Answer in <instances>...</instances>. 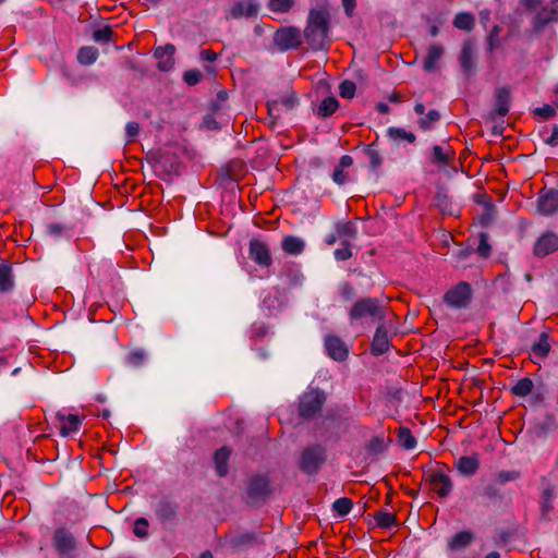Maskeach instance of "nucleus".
<instances>
[{"mask_svg":"<svg viewBox=\"0 0 558 558\" xmlns=\"http://www.w3.org/2000/svg\"><path fill=\"white\" fill-rule=\"evenodd\" d=\"M453 156L454 151L449 146L435 145L432 149L430 161L438 166H447Z\"/></svg>","mask_w":558,"mask_h":558,"instance_id":"20","label":"nucleus"},{"mask_svg":"<svg viewBox=\"0 0 558 558\" xmlns=\"http://www.w3.org/2000/svg\"><path fill=\"white\" fill-rule=\"evenodd\" d=\"M440 119V113L436 109L429 110L423 118H421L417 123L421 129L429 130L433 124Z\"/></svg>","mask_w":558,"mask_h":558,"instance_id":"37","label":"nucleus"},{"mask_svg":"<svg viewBox=\"0 0 558 558\" xmlns=\"http://www.w3.org/2000/svg\"><path fill=\"white\" fill-rule=\"evenodd\" d=\"M550 349H551L550 337H549L548 332L544 331L539 335L538 341L535 342L534 344H532V347H531V350H530L531 360L535 364L541 363L543 360H545L547 357V355L550 352Z\"/></svg>","mask_w":558,"mask_h":558,"instance_id":"13","label":"nucleus"},{"mask_svg":"<svg viewBox=\"0 0 558 558\" xmlns=\"http://www.w3.org/2000/svg\"><path fill=\"white\" fill-rule=\"evenodd\" d=\"M338 236L354 239L356 236V228L351 221L339 222L336 226Z\"/></svg>","mask_w":558,"mask_h":558,"instance_id":"36","label":"nucleus"},{"mask_svg":"<svg viewBox=\"0 0 558 558\" xmlns=\"http://www.w3.org/2000/svg\"><path fill=\"white\" fill-rule=\"evenodd\" d=\"M293 3V0H269L268 5L274 12L284 13L292 8Z\"/></svg>","mask_w":558,"mask_h":558,"instance_id":"40","label":"nucleus"},{"mask_svg":"<svg viewBox=\"0 0 558 558\" xmlns=\"http://www.w3.org/2000/svg\"><path fill=\"white\" fill-rule=\"evenodd\" d=\"M250 257L262 267H269L272 262L267 244L256 239L250 242Z\"/></svg>","mask_w":558,"mask_h":558,"instance_id":"9","label":"nucleus"},{"mask_svg":"<svg viewBox=\"0 0 558 558\" xmlns=\"http://www.w3.org/2000/svg\"><path fill=\"white\" fill-rule=\"evenodd\" d=\"M54 546L58 553L66 558H72L75 551V541L72 534L65 529H59L53 537Z\"/></svg>","mask_w":558,"mask_h":558,"instance_id":"8","label":"nucleus"},{"mask_svg":"<svg viewBox=\"0 0 558 558\" xmlns=\"http://www.w3.org/2000/svg\"><path fill=\"white\" fill-rule=\"evenodd\" d=\"M202 77V72L195 69L185 71L183 74V81L190 86L198 84Z\"/></svg>","mask_w":558,"mask_h":558,"instance_id":"44","label":"nucleus"},{"mask_svg":"<svg viewBox=\"0 0 558 558\" xmlns=\"http://www.w3.org/2000/svg\"><path fill=\"white\" fill-rule=\"evenodd\" d=\"M414 111H415V113L422 116L425 113V106L423 104L418 102L414 106Z\"/></svg>","mask_w":558,"mask_h":558,"instance_id":"64","label":"nucleus"},{"mask_svg":"<svg viewBox=\"0 0 558 558\" xmlns=\"http://www.w3.org/2000/svg\"><path fill=\"white\" fill-rule=\"evenodd\" d=\"M428 482L432 489L440 497H447L452 490V482L450 477L442 472H434L429 475Z\"/></svg>","mask_w":558,"mask_h":558,"instance_id":"14","label":"nucleus"},{"mask_svg":"<svg viewBox=\"0 0 558 558\" xmlns=\"http://www.w3.org/2000/svg\"><path fill=\"white\" fill-rule=\"evenodd\" d=\"M399 442L402 448L407 450L414 449L416 447V439L408 428H400L399 430Z\"/></svg>","mask_w":558,"mask_h":558,"instance_id":"35","label":"nucleus"},{"mask_svg":"<svg viewBox=\"0 0 558 558\" xmlns=\"http://www.w3.org/2000/svg\"><path fill=\"white\" fill-rule=\"evenodd\" d=\"M553 506L550 504V494L548 492H545L544 500L542 502V512L544 515H547Z\"/></svg>","mask_w":558,"mask_h":558,"instance_id":"55","label":"nucleus"},{"mask_svg":"<svg viewBox=\"0 0 558 558\" xmlns=\"http://www.w3.org/2000/svg\"><path fill=\"white\" fill-rule=\"evenodd\" d=\"M545 143L550 146L558 145V126L553 129L550 136L545 140Z\"/></svg>","mask_w":558,"mask_h":558,"instance_id":"57","label":"nucleus"},{"mask_svg":"<svg viewBox=\"0 0 558 558\" xmlns=\"http://www.w3.org/2000/svg\"><path fill=\"white\" fill-rule=\"evenodd\" d=\"M364 151L369 160V166L373 170L378 169L381 166L383 159L379 151L376 149L375 143L367 145Z\"/></svg>","mask_w":558,"mask_h":558,"instance_id":"34","label":"nucleus"},{"mask_svg":"<svg viewBox=\"0 0 558 558\" xmlns=\"http://www.w3.org/2000/svg\"><path fill=\"white\" fill-rule=\"evenodd\" d=\"M355 89H356V86L351 81H343L339 85V93H340V96L343 98H349V99L353 98V96L355 94Z\"/></svg>","mask_w":558,"mask_h":558,"instance_id":"43","label":"nucleus"},{"mask_svg":"<svg viewBox=\"0 0 558 558\" xmlns=\"http://www.w3.org/2000/svg\"><path fill=\"white\" fill-rule=\"evenodd\" d=\"M138 132H140V124L137 122L131 121V122L126 123L125 135H126L128 142H132L134 140V137L138 134Z\"/></svg>","mask_w":558,"mask_h":558,"instance_id":"51","label":"nucleus"},{"mask_svg":"<svg viewBox=\"0 0 558 558\" xmlns=\"http://www.w3.org/2000/svg\"><path fill=\"white\" fill-rule=\"evenodd\" d=\"M454 466L460 474L472 476L477 472L480 461L476 456H463L454 461Z\"/></svg>","mask_w":558,"mask_h":558,"instance_id":"18","label":"nucleus"},{"mask_svg":"<svg viewBox=\"0 0 558 558\" xmlns=\"http://www.w3.org/2000/svg\"><path fill=\"white\" fill-rule=\"evenodd\" d=\"M453 25L463 31H471L474 26V16L471 13H459L453 20Z\"/></svg>","mask_w":558,"mask_h":558,"instance_id":"32","label":"nucleus"},{"mask_svg":"<svg viewBox=\"0 0 558 558\" xmlns=\"http://www.w3.org/2000/svg\"><path fill=\"white\" fill-rule=\"evenodd\" d=\"M553 3L555 5V9L548 16H544L543 14L538 16L542 23H548L558 19V0H554Z\"/></svg>","mask_w":558,"mask_h":558,"instance_id":"54","label":"nucleus"},{"mask_svg":"<svg viewBox=\"0 0 558 558\" xmlns=\"http://www.w3.org/2000/svg\"><path fill=\"white\" fill-rule=\"evenodd\" d=\"M331 178L338 185H343L348 182V174L344 172V169L339 168L338 166L335 168Z\"/></svg>","mask_w":558,"mask_h":558,"instance_id":"50","label":"nucleus"},{"mask_svg":"<svg viewBox=\"0 0 558 558\" xmlns=\"http://www.w3.org/2000/svg\"><path fill=\"white\" fill-rule=\"evenodd\" d=\"M446 303L454 308L466 307L471 301V288L466 282H460L445 294Z\"/></svg>","mask_w":558,"mask_h":558,"instance_id":"5","label":"nucleus"},{"mask_svg":"<svg viewBox=\"0 0 558 558\" xmlns=\"http://www.w3.org/2000/svg\"><path fill=\"white\" fill-rule=\"evenodd\" d=\"M298 104V97L294 93L282 96L278 101L274 102V106L281 105L286 109H292Z\"/></svg>","mask_w":558,"mask_h":558,"instance_id":"47","label":"nucleus"},{"mask_svg":"<svg viewBox=\"0 0 558 558\" xmlns=\"http://www.w3.org/2000/svg\"><path fill=\"white\" fill-rule=\"evenodd\" d=\"M148 521L145 518H138L134 522L133 533L138 538H146L148 536Z\"/></svg>","mask_w":558,"mask_h":558,"instance_id":"41","label":"nucleus"},{"mask_svg":"<svg viewBox=\"0 0 558 558\" xmlns=\"http://www.w3.org/2000/svg\"><path fill=\"white\" fill-rule=\"evenodd\" d=\"M325 349L327 354L336 361H344L348 357L349 350L345 343L337 336H327L325 338Z\"/></svg>","mask_w":558,"mask_h":558,"instance_id":"12","label":"nucleus"},{"mask_svg":"<svg viewBox=\"0 0 558 558\" xmlns=\"http://www.w3.org/2000/svg\"><path fill=\"white\" fill-rule=\"evenodd\" d=\"M444 54V49L439 45H432L428 50L427 54L424 59L423 69L427 72H433L437 69V64L439 60L441 59Z\"/></svg>","mask_w":558,"mask_h":558,"instance_id":"21","label":"nucleus"},{"mask_svg":"<svg viewBox=\"0 0 558 558\" xmlns=\"http://www.w3.org/2000/svg\"><path fill=\"white\" fill-rule=\"evenodd\" d=\"M98 58V50L94 47H83L78 50L77 60L81 64L90 65Z\"/></svg>","mask_w":558,"mask_h":558,"instance_id":"29","label":"nucleus"},{"mask_svg":"<svg viewBox=\"0 0 558 558\" xmlns=\"http://www.w3.org/2000/svg\"><path fill=\"white\" fill-rule=\"evenodd\" d=\"M473 539V535L471 532L462 531L457 534H454L449 543L448 546L451 550H460L465 548Z\"/></svg>","mask_w":558,"mask_h":558,"instance_id":"26","label":"nucleus"},{"mask_svg":"<svg viewBox=\"0 0 558 558\" xmlns=\"http://www.w3.org/2000/svg\"><path fill=\"white\" fill-rule=\"evenodd\" d=\"M337 241V234H328L326 238H325V242L327 245H333Z\"/></svg>","mask_w":558,"mask_h":558,"instance_id":"63","label":"nucleus"},{"mask_svg":"<svg viewBox=\"0 0 558 558\" xmlns=\"http://www.w3.org/2000/svg\"><path fill=\"white\" fill-rule=\"evenodd\" d=\"M112 31L110 27L98 28L94 32L93 38L96 41H109L111 39Z\"/></svg>","mask_w":558,"mask_h":558,"instance_id":"48","label":"nucleus"},{"mask_svg":"<svg viewBox=\"0 0 558 558\" xmlns=\"http://www.w3.org/2000/svg\"><path fill=\"white\" fill-rule=\"evenodd\" d=\"M342 5L345 10V13L350 16L354 11L355 0H342Z\"/></svg>","mask_w":558,"mask_h":558,"instance_id":"59","label":"nucleus"},{"mask_svg":"<svg viewBox=\"0 0 558 558\" xmlns=\"http://www.w3.org/2000/svg\"><path fill=\"white\" fill-rule=\"evenodd\" d=\"M353 163V158L349 155H343L339 160V168L345 169L351 167Z\"/></svg>","mask_w":558,"mask_h":558,"instance_id":"58","label":"nucleus"},{"mask_svg":"<svg viewBox=\"0 0 558 558\" xmlns=\"http://www.w3.org/2000/svg\"><path fill=\"white\" fill-rule=\"evenodd\" d=\"M146 359V353L143 350H136L129 354L128 363L132 366H141Z\"/></svg>","mask_w":558,"mask_h":558,"instance_id":"46","label":"nucleus"},{"mask_svg":"<svg viewBox=\"0 0 558 558\" xmlns=\"http://www.w3.org/2000/svg\"><path fill=\"white\" fill-rule=\"evenodd\" d=\"M389 349L387 331L380 326L377 328L372 342V352L376 355L385 353Z\"/></svg>","mask_w":558,"mask_h":558,"instance_id":"24","label":"nucleus"},{"mask_svg":"<svg viewBox=\"0 0 558 558\" xmlns=\"http://www.w3.org/2000/svg\"><path fill=\"white\" fill-rule=\"evenodd\" d=\"M520 2L527 10H534L537 7V4L539 3V0H520Z\"/></svg>","mask_w":558,"mask_h":558,"instance_id":"60","label":"nucleus"},{"mask_svg":"<svg viewBox=\"0 0 558 558\" xmlns=\"http://www.w3.org/2000/svg\"><path fill=\"white\" fill-rule=\"evenodd\" d=\"M533 381L530 378H521L517 381V384L511 388L513 395L519 397H525L532 392Z\"/></svg>","mask_w":558,"mask_h":558,"instance_id":"31","label":"nucleus"},{"mask_svg":"<svg viewBox=\"0 0 558 558\" xmlns=\"http://www.w3.org/2000/svg\"><path fill=\"white\" fill-rule=\"evenodd\" d=\"M174 53L175 47L171 44H167L163 47L156 48L154 51V56L158 60L157 68L162 72L170 71L174 65Z\"/></svg>","mask_w":558,"mask_h":558,"instance_id":"16","label":"nucleus"},{"mask_svg":"<svg viewBox=\"0 0 558 558\" xmlns=\"http://www.w3.org/2000/svg\"><path fill=\"white\" fill-rule=\"evenodd\" d=\"M282 250L290 255H299L305 248V241L299 236L287 235L281 242Z\"/></svg>","mask_w":558,"mask_h":558,"instance_id":"22","label":"nucleus"},{"mask_svg":"<svg viewBox=\"0 0 558 558\" xmlns=\"http://www.w3.org/2000/svg\"><path fill=\"white\" fill-rule=\"evenodd\" d=\"M340 295L343 300L350 301L355 296L354 288L349 283L344 282L340 286Z\"/></svg>","mask_w":558,"mask_h":558,"instance_id":"52","label":"nucleus"},{"mask_svg":"<svg viewBox=\"0 0 558 558\" xmlns=\"http://www.w3.org/2000/svg\"><path fill=\"white\" fill-rule=\"evenodd\" d=\"M47 233L54 238V239H60V238H71V229L68 228L65 225H62V223H50L48 225L47 227Z\"/></svg>","mask_w":558,"mask_h":558,"instance_id":"33","label":"nucleus"},{"mask_svg":"<svg viewBox=\"0 0 558 558\" xmlns=\"http://www.w3.org/2000/svg\"><path fill=\"white\" fill-rule=\"evenodd\" d=\"M256 12H257L256 5H254L252 3H247V4L239 3L238 5L234 7L232 14L234 16H241L243 14L251 16V15L256 14Z\"/></svg>","mask_w":558,"mask_h":558,"instance_id":"42","label":"nucleus"},{"mask_svg":"<svg viewBox=\"0 0 558 558\" xmlns=\"http://www.w3.org/2000/svg\"><path fill=\"white\" fill-rule=\"evenodd\" d=\"M326 448L324 446H308L301 453L299 468L307 475H315L326 462Z\"/></svg>","mask_w":558,"mask_h":558,"instance_id":"3","label":"nucleus"},{"mask_svg":"<svg viewBox=\"0 0 558 558\" xmlns=\"http://www.w3.org/2000/svg\"><path fill=\"white\" fill-rule=\"evenodd\" d=\"M231 456V450L228 447H221L215 453V466L219 476H225L228 473V461Z\"/></svg>","mask_w":558,"mask_h":558,"instance_id":"25","label":"nucleus"},{"mask_svg":"<svg viewBox=\"0 0 558 558\" xmlns=\"http://www.w3.org/2000/svg\"><path fill=\"white\" fill-rule=\"evenodd\" d=\"M335 258L337 260H347L352 256V251L350 248L349 242L343 243V247L337 248L335 251Z\"/></svg>","mask_w":558,"mask_h":558,"instance_id":"49","label":"nucleus"},{"mask_svg":"<svg viewBox=\"0 0 558 558\" xmlns=\"http://www.w3.org/2000/svg\"><path fill=\"white\" fill-rule=\"evenodd\" d=\"M349 317L351 320L371 318L374 322H380L384 319V306L377 299L363 298L352 305Z\"/></svg>","mask_w":558,"mask_h":558,"instance_id":"2","label":"nucleus"},{"mask_svg":"<svg viewBox=\"0 0 558 558\" xmlns=\"http://www.w3.org/2000/svg\"><path fill=\"white\" fill-rule=\"evenodd\" d=\"M156 514L162 522L170 521L177 514V506L171 502H160L156 509Z\"/></svg>","mask_w":558,"mask_h":558,"instance_id":"28","label":"nucleus"},{"mask_svg":"<svg viewBox=\"0 0 558 558\" xmlns=\"http://www.w3.org/2000/svg\"><path fill=\"white\" fill-rule=\"evenodd\" d=\"M304 33L313 49H323L328 36V13L324 10H312Z\"/></svg>","mask_w":558,"mask_h":558,"instance_id":"1","label":"nucleus"},{"mask_svg":"<svg viewBox=\"0 0 558 558\" xmlns=\"http://www.w3.org/2000/svg\"><path fill=\"white\" fill-rule=\"evenodd\" d=\"M558 210V191L543 189L537 197V211L541 215L549 216Z\"/></svg>","mask_w":558,"mask_h":558,"instance_id":"7","label":"nucleus"},{"mask_svg":"<svg viewBox=\"0 0 558 558\" xmlns=\"http://www.w3.org/2000/svg\"><path fill=\"white\" fill-rule=\"evenodd\" d=\"M339 102L335 97L325 98L317 108V113L322 117L331 116L338 109Z\"/></svg>","mask_w":558,"mask_h":558,"instance_id":"30","label":"nucleus"},{"mask_svg":"<svg viewBox=\"0 0 558 558\" xmlns=\"http://www.w3.org/2000/svg\"><path fill=\"white\" fill-rule=\"evenodd\" d=\"M274 41L281 50L298 48L301 44V33L295 27H283L276 32Z\"/></svg>","mask_w":558,"mask_h":558,"instance_id":"6","label":"nucleus"},{"mask_svg":"<svg viewBox=\"0 0 558 558\" xmlns=\"http://www.w3.org/2000/svg\"><path fill=\"white\" fill-rule=\"evenodd\" d=\"M201 59L203 61L214 62L217 59V54L208 49H204L201 51Z\"/></svg>","mask_w":558,"mask_h":558,"instance_id":"56","label":"nucleus"},{"mask_svg":"<svg viewBox=\"0 0 558 558\" xmlns=\"http://www.w3.org/2000/svg\"><path fill=\"white\" fill-rule=\"evenodd\" d=\"M387 136L396 143H400L402 141L408 143H413L415 141V135L412 132H409L402 128L390 126L387 129Z\"/></svg>","mask_w":558,"mask_h":558,"instance_id":"27","label":"nucleus"},{"mask_svg":"<svg viewBox=\"0 0 558 558\" xmlns=\"http://www.w3.org/2000/svg\"><path fill=\"white\" fill-rule=\"evenodd\" d=\"M476 252L482 257H487L490 253V245L488 243V235L484 232L480 233V243L477 245Z\"/></svg>","mask_w":558,"mask_h":558,"instance_id":"45","label":"nucleus"},{"mask_svg":"<svg viewBox=\"0 0 558 558\" xmlns=\"http://www.w3.org/2000/svg\"><path fill=\"white\" fill-rule=\"evenodd\" d=\"M375 520L380 527H391L396 524V517L386 511H379L375 514Z\"/></svg>","mask_w":558,"mask_h":558,"instance_id":"39","label":"nucleus"},{"mask_svg":"<svg viewBox=\"0 0 558 558\" xmlns=\"http://www.w3.org/2000/svg\"><path fill=\"white\" fill-rule=\"evenodd\" d=\"M460 64L465 74L469 75L472 72L474 68V47L471 41L463 44L460 54Z\"/></svg>","mask_w":558,"mask_h":558,"instance_id":"23","label":"nucleus"},{"mask_svg":"<svg viewBox=\"0 0 558 558\" xmlns=\"http://www.w3.org/2000/svg\"><path fill=\"white\" fill-rule=\"evenodd\" d=\"M536 114L542 116L545 119H549L555 116V109L550 105H545L535 110Z\"/></svg>","mask_w":558,"mask_h":558,"instance_id":"53","label":"nucleus"},{"mask_svg":"<svg viewBox=\"0 0 558 558\" xmlns=\"http://www.w3.org/2000/svg\"><path fill=\"white\" fill-rule=\"evenodd\" d=\"M15 278L11 264L0 262V294H7L13 291Z\"/></svg>","mask_w":558,"mask_h":558,"instance_id":"17","label":"nucleus"},{"mask_svg":"<svg viewBox=\"0 0 558 558\" xmlns=\"http://www.w3.org/2000/svg\"><path fill=\"white\" fill-rule=\"evenodd\" d=\"M376 108H377L378 112H380L383 114H387L390 111L389 106L385 102H378Z\"/></svg>","mask_w":558,"mask_h":558,"instance_id":"62","label":"nucleus"},{"mask_svg":"<svg viewBox=\"0 0 558 558\" xmlns=\"http://www.w3.org/2000/svg\"><path fill=\"white\" fill-rule=\"evenodd\" d=\"M558 250V235L554 232L544 233L534 245V254L538 257L547 256Z\"/></svg>","mask_w":558,"mask_h":558,"instance_id":"11","label":"nucleus"},{"mask_svg":"<svg viewBox=\"0 0 558 558\" xmlns=\"http://www.w3.org/2000/svg\"><path fill=\"white\" fill-rule=\"evenodd\" d=\"M435 203L438 207L446 208L447 197L442 194H437L435 197Z\"/></svg>","mask_w":558,"mask_h":558,"instance_id":"61","label":"nucleus"},{"mask_svg":"<svg viewBox=\"0 0 558 558\" xmlns=\"http://www.w3.org/2000/svg\"><path fill=\"white\" fill-rule=\"evenodd\" d=\"M268 492V481L263 476L254 477L247 488L248 497L252 501H257Z\"/></svg>","mask_w":558,"mask_h":558,"instance_id":"19","label":"nucleus"},{"mask_svg":"<svg viewBox=\"0 0 558 558\" xmlns=\"http://www.w3.org/2000/svg\"><path fill=\"white\" fill-rule=\"evenodd\" d=\"M56 418L60 423V434L63 437L77 433L82 425V418L78 415L72 413L66 414L64 411H58Z\"/></svg>","mask_w":558,"mask_h":558,"instance_id":"10","label":"nucleus"},{"mask_svg":"<svg viewBox=\"0 0 558 558\" xmlns=\"http://www.w3.org/2000/svg\"><path fill=\"white\" fill-rule=\"evenodd\" d=\"M326 400L325 393L319 389H311L300 398L299 412L302 417H312L323 408Z\"/></svg>","mask_w":558,"mask_h":558,"instance_id":"4","label":"nucleus"},{"mask_svg":"<svg viewBox=\"0 0 558 558\" xmlns=\"http://www.w3.org/2000/svg\"><path fill=\"white\" fill-rule=\"evenodd\" d=\"M352 507L353 502L345 497L337 499L332 505L333 510L341 517L347 515L351 511Z\"/></svg>","mask_w":558,"mask_h":558,"instance_id":"38","label":"nucleus"},{"mask_svg":"<svg viewBox=\"0 0 558 558\" xmlns=\"http://www.w3.org/2000/svg\"><path fill=\"white\" fill-rule=\"evenodd\" d=\"M510 90L507 87H500L496 92L495 108L489 113L492 119L505 117L510 109Z\"/></svg>","mask_w":558,"mask_h":558,"instance_id":"15","label":"nucleus"}]
</instances>
